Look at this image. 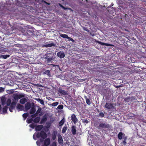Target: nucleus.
<instances>
[{"instance_id":"nucleus-4","label":"nucleus","mask_w":146,"mask_h":146,"mask_svg":"<svg viewBox=\"0 0 146 146\" xmlns=\"http://www.w3.org/2000/svg\"><path fill=\"white\" fill-rule=\"evenodd\" d=\"M104 108L109 110H110L113 109L114 108V106L112 104L107 103L105 106Z\"/></svg>"},{"instance_id":"nucleus-26","label":"nucleus","mask_w":146,"mask_h":146,"mask_svg":"<svg viewBox=\"0 0 146 146\" xmlns=\"http://www.w3.org/2000/svg\"><path fill=\"white\" fill-rule=\"evenodd\" d=\"M36 100L38 102H39L42 105H44V102L43 100L40 98L36 99Z\"/></svg>"},{"instance_id":"nucleus-41","label":"nucleus","mask_w":146,"mask_h":146,"mask_svg":"<svg viewBox=\"0 0 146 146\" xmlns=\"http://www.w3.org/2000/svg\"><path fill=\"white\" fill-rule=\"evenodd\" d=\"M124 72H126V74H131L132 73V71L130 70H127V71L125 70L124 71Z\"/></svg>"},{"instance_id":"nucleus-29","label":"nucleus","mask_w":146,"mask_h":146,"mask_svg":"<svg viewBox=\"0 0 146 146\" xmlns=\"http://www.w3.org/2000/svg\"><path fill=\"white\" fill-rule=\"evenodd\" d=\"M67 129V127L65 125L62 128V133H64L66 132Z\"/></svg>"},{"instance_id":"nucleus-24","label":"nucleus","mask_w":146,"mask_h":146,"mask_svg":"<svg viewBox=\"0 0 146 146\" xmlns=\"http://www.w3.org/2000/svg\"><path fill=\"white\" fill-rule=\"evenodd\" d=\"M55 45V44L54 43H52L49 44H46L44 45V46L46 47H51L52 46H54Z\"/></svg>"},{"instance_id":"nucleus-1","label":"nucleus","mask_w":146,"mask_h":146,"mask_svg":"<svg viewBox=\"0 0 146 146\" xmlns=\"http://www.w3.org/2000/svg\"><path fill=\"white\" fill-rule=\"evenodd\" d=\"M43 58L47 63H50L51 61L53 60V54L52 53H46L43 56Z\"/></svg>"},{"instance_id":"nucleus-46","label":"nucleus","mask_w":146,"mask_h":146,"mask_svg":"<svg viewBox=\"0 0 146 146\" xmlns=\"http://www.w3.org/2000/svg\"><path fill=\"white\" fill-rule=\"evenodd\" d=\"M4 88L2 87H0V93L4 91Z\"/></svg>"},{"instance_id":"nucleus-47","label":"nucleus","mask_w":146,"mask_h":146,"mask_svg":"<svg viewBox=\"0 0 146 146\" xmlns=\"http://www.w3.org/2000/svg\"><path fill=\"white\" fill-rule=\"evenodd\" d=\"M17 102L16 101H13L11 103V104L12 105H13L14 106H15V105L16 104Z\"/></svg>"},{"instance_id":"nucleus-58","label":"nucleus","mask_w":146,"mask_h":146,"mask_svg":"<svg viewBox=\"0 0 146 146\" xmlns=\"http://www.w3.org/2000/svg\"><path fill=\"white\" fill-rule=\"evenodd\" d=\"M42 115V113H41L40 114H39V116H41V115Z\"/></svg>"},{"instance_id":"nucleus-60","label":"nucleus","mask_w":146,"mask_h":146,"mask_svg":"<svg viewBox=\"0 0 146 146\" xmlns=\"http://www.w3.org/2000/svg\"><path fill=\"white\" fill-rule=\"evenodd\" d=\"M8 85H10V86H11L12 85L11 84H10L9 83H8Z\"/></svg>"},{"instance_id":"nucleus-28","label":"nucleus","mask_w":146,"mask_h":146,"mask_svg":"<svg viewBox=\"0 0 146 146\" xmlns=\"http://www.w3.org/2000/svg\"><path fill=\"white\" fill-rule=\"evenodd\" d=\"M8 108L7 106H5L3 108V112L4 114L7 113V111Z\"/></svg>"},{"instance_id":"nucleus-27","label":"nucleus","mask_w":146,"mask_h":146,"mask_svg":"<svg viewBox=\"0 0 146 146\" xmlns=\"http://www.w3.org/2000/svg\"><path fill=\"white\" fill-rule=\"evenodd\" d=\"M127 137H124V138H123V141L121 143V144H123L124 145H126L127 143H126V140L127 139Z\"/></svg>"},{"instance_id":"nucleus-38","label":"nucleus","mask_w":146,"mask_h":146,"mask_svg":"<svg viewBox=\"0 0 146 146\" xmlns=\"http://www.w3.org/2000/svg\"><path fill=\"white\" fill-rule=\"evenodd\" d=\"M28 113H24L23 115V117L25 119L28 116Z\"/></svg>"},{"instance_id":"nucleus-13","label":"nucleus","mask_w":146,"mask_h":146,"mask_svg":"<svg viewBox=\"0 0 146 146\" xmlns=\"http://www.w3.org/2000/svg\"><path fill=\"white\" fill-rule=\"evenodd\" d=\"M124 137H127L125 136V134L122 132H119L118 134V138L120 140L122 139V138H124Z\"/></svg>"},{"instance_id":"nucleus-45","label":"nucleus","mask_w":146,"mask_h":146,"mask_svg":"<svg viewBox=\"0 0 146 146\" xmlns=\"http://www.w3.org/2000/svg\"><path fill=\"white\" fill-rule=\"evenodd\" d=\"M36 137L37 138H39L40 137V132H38L36 135Z\"/></svg>"},{"instance_id":"nucleus-40","label":"nucleus","mask_w":146,"mask_h":146,"mask_svg":"<svg viewBox=\"0 0 146 146\" xmlns=\"http://www.w3.org/2000/svg\"><path fill=\"white\" fill-rule=\"evenodd\" d=\"M9 55H1V57L4 59H6L8 57H9Z\"/></svg>"},{"instance_id":"nucleus-9","label":"nucleus","mask_w":146,"mask_h":146,"mask_svg":"<svg viewBox=\"0 0 146 146\" xmlns=\"http://www.w3.org/2000/svg\"><path fill=\"white\" fill-rule=\"evenodd\" d=\"M71 119L72 120L74 123L75 124L78 121V120L76 118L75 115L73 114L72 115Z\"/></svg>"},{"instance_id":"nucleus-16","label":"nucleus","mask_w":146,"mask_h":146,"mask_svg":"<svg viewBox=\"0 0 146 146\" xmlns=\"http://www.w3.org/2000/svg\"><path fill=\"white\" fill-rule=\"evenodd\" d=\"M31 106V103L29 102H27L25 105V108L26 110H28L30 109Z\"/></svg>"},{"instance_id":"nucleus-19","label":"nucleus","mask_w":146,"mask_h":146,"mask_svg":"<svg viewBox=\"0 0 146 146\" xmlns=\"http://www.w3.org/2000/svg\"><path fill=\"white\" fill-rule=\"evenodd\" d=\"M43 127V126L42 125H39L36 127L35 129L36 131H40L42 129Z\"/></svg>"},{"instance_id":"nucleus-36","label":"nucleus","mask_w":146,"mask_h":146,"mask_svg":"<svg viewBox=\"0 0 146 146\" xmlns=\"http://www.w3.org/2000/svg\"><path fill=\"white\" fill-rule=\"evenodd\" d=\"M33 121V119L32 118L30 119H29L28 118L27 119L26 122L28 123H31Z\"/></svg>"},{"instance_id":"nucleus-32","label":"nucleus","mask_w":146,"mask_h":146,"mask_svg":"<svg viewBox=\"0 0 146 146\" xmlns=\"http://www.w3.org/2000/svg\"><path fill=\"white\" fill-rule=\"evenodd\" d=\"M1 104L3 106H4L6 104V99L5 98H2L1 99Z\"/></svg>"},{"instance_id":"nucleus-14","label":"nucleus","mask_w":146,"mask_h":146,"mask_svg":"<svg viewBox=\"0 0 146 146\" xmlns=\"http://www.w3.org/2000/svg\"><path fill=\"white\" fill-rule=\"evenodd\" d=\"M71 132L73 135H75L76 133V126L73 125L71 127Z\"/></svg>"},{"instance_id":"nucleus-18","label":"nucleus","mask_w":146,"mask_h":146,"mask_svg":"<svg viewBox=\"0 0 146 146\" xmlns=\"http://www.w3.org/2000/svg\"><path fill=\"white\" fill-rule=\"evenodd\" d=\"M84 98L86 100L87 104L88 105H90L91 104V102L90 99L88 98L86 96H84Z\"/></svg>"},{"instance_id":"nucleus-20","label":"nucleus","mask_w":146,"mask_h":146,"mask_svg":"<svg viewBox=\"0 0 146 146\" xmlns=\"http://www.w3.org/2000/svg\"><path fill=\"white\" fill-rule=\"evenodd\" d=\"M17 108V109L21 111L23 110L24 109V107L19 104H18Z\"/></svg>"},{"instance_id":"nucleus-52","label":"nucleus","mask_w":146,"mask_h":146,"mask_svg":"<svg viewBox=\"0 0 146 146\" xmlns=\"http://www.w3.org/2000/svg\"><path fill=\"white\" fill-rule=\"evenodd\" d=\"M9 111H10V112H13V109L11 108H9Z\"/></svg>"},{"instance_id":"nucleus-56","label":"nucleus","mask_w":146,"mask_h":146,"mask_svg":"<svg viewBox=\"0 0 146 146\" xmlns=\"http://www.w3.org/2000/svg\"><path fill=\"white\" fill-rule=\"evenodd\" d=\"M129 99V98H126L125 99V101H127Z\"/></svg>"},{"instance_id":"nucleus-53","label":"nucleus","mask_w":146,"mask_h":146,"mask_svg":"<svg viewBox=\"0 0 146 146\" xmlns=\"http://www.w3.org/2000/svg\"><path fill=\"white\" fill-rule=\"evenodd\" d=\"M44 139H42V138H41V139H40V142H43V140H44Z\"/></svg>"},{"instance_id":"nucleus-22","label":"nucleus","mask_w":146,"mask_h":146,"mask_svg":"<svg viewBox=\"0 0 146 146\" xmlns=\"http://www.w3.org/2000/svg\"><path fill=\"white\" fill-rule=\"evenodd\" d=\"M36 109L34 107H32L30 110L29 113L31 114H34L36 111Z\"/></svg>"},{"instance_id":"nucleus-6","label":"nucleus","mask_w":146,"mask_h":146,"mask_svg":"<svg viewBox=\"0 0 146 146\" xmlns=\"http://www.w3.org/2000/svg\"><path fill=\"white\" fill-rule=\"evenodd\" d=\"M57 56L58 57L62 59L64 57L65 54L64 52L60 51L57 53Z\"/></svg>"},{"instance_id":"nucleus-2","label":"nucleus","mask_w":146,"mask_h":146,"mask_svg":"<svg viewBox=\"0 0 146 146\" xmlns=\"http://www.w3.org/2000/svg\"><path fill=\"white\" fill-rule=\"evenodd\" d=\"M24 95L23 94H14L13 95V98L14 101L17 102L18 100L24 97Z\"/></svg>"},{"instance_id":"nucleus-62","label":"nucleus","mask_w":146,"mask_h":146,"mask_svg":"<svg viewBox=\"0 0 146 146\" xmlns=\"http://www.w3.org/2000/svg\"><path fill=\"white\" fill-rule=\"evenodd\" d=\"M62 1H64V0H61Z\"/></svg>"},{"instance_id":"nucleus-37","label":"nucleus","mask_w":146,"mask_h":146,"mask_svg":"<svg viewBox=\"0 0 146 146\" xmlns=\"http://www.w3.org/2000/svg\"><path fill=\"white\" fill-rule=\"evenodd\" d=\"M98 117H104V114L103 112H100L98 115Z\"/></svg>"},{"instance_id":"nucleus-33","label":"nucleus","mask_w":146,"mask_h":146,"mask_svg":"<svg viewBox=\"0 0 146 146\" xmlns=\"http://www.w3.org/2000/svg\"><path fill=\"white\" fill-rule=\"evenodd\" d=\"M11 103V100L10 99H8L6 102L7 106H9Z\"/></svg>"},{"instance_id":"nucleus-54","label":"nucleus","mask_w":146,"mask_h":146,"mask_svg":"<svg viewBox=\"0 0 146 146\" xmlns=\"http://www.w3.org/2000/svg\"><path fill=\"white\" fill-rule=\"evenodd\" d=\"M47 126L48 127H49L50 126V123H48L47 124Z\"/></svg>"},{"instance_id":"nucleus-49","label":"nucleus","mask_w":146,"mask_h":146,"mask_svg":"<svg viewBox=\"0 0 146 146\" xmlns=\"http://www.w3.org/2000/svg\"><path fill=\"white\" fill-rule=\"evenodd\" d=\"M82 121L84 123H88V121L87 119L83 120Z\"/></svg>"},{"instance_id":"nucleus-48","label":"nucleus","mask_w":146,"mask_h":146,"mask_svg":"<svg viewBox=\"0 0 146 146\" xmlns=\"http://www.w3.org/2000/svg\"><path fill=\"white\" fill-rule=\"evenodd\" d=\"M68 39L73 42H74V40L72 38H71L70 37H68Z\"/></svg>"},{"instance_id":"nucleus-55","label":"nucleus","mask_w":146,"mask_h":146,"mask_svg":"<svg viewBox=\"0 0 146 146\" xmlns=\"http://www.w3.org/2000/svg\"><path fill=\"white\" fill-rule=\"evenodd\" d=\"M33 138L35 140H36V139L35 137V135L34 134L33 135Z\"/></svg>"},{"instance_id":"nucleus-21","label":"nucleus","mask_w":146,"mask_h":146,"mask_svg":"<svg viewBox=\"0 0 146 146\" xmlns=\"http://www.w3.org/2000/svg\"><path fill=\"white\" fill-rule=\"evenodd\" d=\"M27 35H32L33 34V29H30L27 30Z\"/></svg>"},{"instance_id":"nucleus-3","label":"nucleus","mask_w":146,"mask_h":146,"mask_svg":"<svg viewBox=\"0 0 146 146\" xmlns=\"http://www.w3.org/2000/svg\"><path fill=\"white\" fill-rule=\"evenodd\" d=\"M99 128H109L110 127V125L107 123H100L98 126Z\"/></svg>"},{"instance_id":"nucleus-59","label":"nucleus","mask_w":146,"mask_h":146,"mask_svg":"<svg viewBox=\"0 0 146 146\" xmlns=\"http://www.w3.org/2000/svg\"><path fill=\"white\" fill-rule=\"evenodd\" d=\"M84 30H85V31H87V30L86 29V28H84Z\"/></svg>"},{"instance_id":"nucleus-8","label":"nucleus","mask_w":146,"mask_h":146,"mask_svg":"<svg viewBox=\"0 0 146 146\" xmlns=\"http://www.w3.org/2000/svg\"><path fill=\"white\" fill-rule=\"evenodd\" d=\"M58 140L59 143L60 145L63 144V141L62 138L60 134L58 135Z\"/></svg>"},{"instance_id":"nucleus-17","label":"nucleus","mask_w":146,"mask_h":146,"mask_svg":"<svg viewBox=\"0 0 146 146\" xmlns=\"http://www.w3.org/2000/svg\"><path fill=\"white\" fill-rule=\"evenodd\" d=\"M58 92L62 94L65 95L67 94V93L66 91L62 89H59L58 90Z\"/></svg>"},{"instance_id":"nucleus-35","label":"nucleus","mask_w":146,"mask_h":146,"mask_svg":"<svg viewBox=\"0 0 146 146\" xmlns=\"http://www.w3.org/2000/svg\"><path fill=\"white\" fill-rule=\"evenodd\" d=\"M60 36L61 37H62L63 38H67L68 37V36L66 34H62L60 35Z\"/></svg>"},{"instance_id":"nucleus-30","label":"nucleus","mask_w":146,"mask_h":146,"mask_svg":"<svg viewBox=\"0 0 146 146\" xmlns=\"http://www.w3.org/2000/svg\"><path fill=\"white\" fill-rule=\"evenodd\" d=\"M65 122V119L63 118L59 122V125L61 126L63 125Z\"/></svg>"},{"instance_id":"nucleus-51","label":"nucleus","mask_w":146,"mask_h":146,"mask_svg":"<svg viewBox=\"0 0 146 146\" xmlns=\"http://www.w3.org/2000/svg\"><path fill=\"white\" fill-rule=\"evenodd\" d=\"M15 106L13 105H12L11 104L10 108L13 109H14L15 108Z\"/></svg>"},{"instance_id":"nucleus-7","label":"nucleus","mask_w":146,"mask_h":146,"mask_svg":"<svg viewBox=\"0 0 146 146\" xmlns=\"http://www.w3.org/2000/svg\"><path fill=\"white\" fill-rule=\"evenodd\" d=\"M40 137L43 139H46L47 137V135L46 133L43 131H41L40 132Z\"/></svg>"},{"instance_id":"nucleus-57","label":"nucleus","mask_w":146,"mask_h":146,"mask_svg":"<svg viewBox=\"0 0 146 146\" xmlns=\"http://www.w3.org/2000/svg\"><path fill=\"white\" fill-rule=\"evenodd\" d=\"M1 106L0 105V111H1Z\"/></svg>"},{"instance_id":"nucleus-44","label":"nucleus","mask_w":146,"mask_h":146,"mask_svg":"<svg viewBox=\"0 0 146 146\" xmlns=\"http://www.w3.org/2000/svg\"><path fill=\"white\" fill-rule=\"evenodd\" d=\"M32 115L31 116V117H32V118H34V117H35L36 116H37L38 115L36 113H35L34 114H32Z\"/></svg>"},{"instance_id":"nucleus-10","label":"nucleus","mask_w":146,"mask_h":146,"mask_svg":"<svg viewBox=\"0 0 146 146\" xmlns=\"http://www.w3.org/2000/svg\"><path fill=\"white\" fill-rule=\"evenodd\" d=\"M58 131L56 130L53 131L52 133V137L53 140H55L56 139Z\"/></svg>"},{"instance_id":"nucleus-23","label":"nucleus","mask_w":146,"mask_h":146,"mask_svg":"<svg viewBox=\"0 0 146 146\" xmlns=\"http://www.w3.org/2000/svg\"><path fill=\"white\" fill-rule=\"evenodd\" d=\"M40 120V117H37L34 119L33 121L35 123H38L39 122Z\"/></svg>"},{"instance_id":"nucleus-5","label":"nucleus","mask_w":146,"mask_h":146,"mask_svg":"<svg viewBox=\"0 0 146 146\" xmlns=\"http://www.w3.org/2000/svg\"><path fill=\"white\" fill-rule=\"evenodd\" d=\"M95 42H96L98 43V44H100V45H105V46H113V47L114 46V45L113 44H109V43H104V42H101V41H100L99 40H96L95 41Z\"/></svg>"},{"instance_id":"nucleus-25","label":"nucleus","mask_w":146,"mask_h":146,"mask_svg":"<svg viewBox=\"0 0 146 146\" xmlns=\"http://www.w3.org/2000/svg\"><path fill=\"white\" fill-rule=\"evenodd\" d=\"M26 102H27V99L25 98H23L21 99L20 100V103L22 104H24Z\"/></svg>"},{"instance_id":"nucleus-43","label":"nucleus","mask_w":146,"mask_h":146,"mask_svg":"<svg viewBox=\"0 0 146 146\" xmlns=\"http://www.w3.org/2000/svg\"><path fill=\"white\" fill-rule=\"evenodd\" d=\"M35 125L33 123L30 125H29V126L32 128H34L35 126Z\"/></svg>"},{"instance_id":"nucleus-11","label":"nucleus","mask_w":146,"mask_h":146,"mask_svg":"<svg viewBox=\"0 0 146 146\" xmlns=\"http://www.w3.org/2000/svg\"><path fill=\"white\" fill-rule=\"evenodd\" d=\"M43 71H44L43 73V74L47 75V76L49 77H50L51 76L50 72V71L49 70H46L44 69H43Z\"/></svg>"},{"instance_id":"nucleus-39","label":"nucleus","mask_w":146,"mask_h":146,"mask_svg":"<svg viewBox=\"0 0 146 146\" xmlns=\"http://www.w3.org/2000/svg\"><path fill=\"white\" fill-rule=\"evenodd\" d=\"M41 108H38V110H37L36 111V113L37 115L38 114L40 113L41 111Z\"/></svg>"},{"instance_id":"nucleus-12","label":"nucleus","mask_w":146,"mask_h":146,"mask_svg":"<svg viewBox=\"0 0 146 146\" xmlns=\"http://www.w3.org/2000/svg\"><path fill=\"white\" fill-rule=\"evenodd\" d=\"M50 139L49 138H48L45 139L44 142V145L48 146L50 144Z\"/></svg>"},{"instance_id":"nucleus-63","label":"nucleus","mask_w":146,"mask_h":146,"mask_svg":"<svg viewBox=\"0 0 146 146\" xmlns=\"http://www.w3.org/2000/svg\"><path fill=\"white\" fill-rule=\"evenodd\" d=\"M44 146H47L44 145Z\"/></svg>"},{"instance_id":"nucleus-15","label":"nucleus","mask_w":146,"mask_h":146,"mask_svg":"<svg viewBox=\"0 0 146 146\" xmlns=\"http://www.w3.org/2000/svg\"><path fill=\"white\" fill-rule=\"evenodd\" d=\"M47 120V116L46 114H45L43 116V117L41 119L40 122V124H42L44 123Z\"/></svg>"},{"instance_id":"nucleus-50","label":"nucleus","mask_w":146,"mask_h":146,"mask_svg":"<svg viewBox=\"0 0 146 146\" xmlns=\"http://www.w3.org/2000/svg\"><path fill=\"white\" fill-rule=\"evenodd\" d=\"M52 146H56L57 145H56V142L54 141L52 143Z\"/></svg>"},{"instance_id":"nucleus-31","label":"nucleus","mask_w":146,"mask_h":146,"mask_svg":"<svg viewBox=\"0 0 146 146\" xmlns=\"http://www.w3.org/2000/svg\"><path fill=\"white\" fill-rule=\"evenodd\" d=\"M58 5L61 7H62V9H64L65 10H66L67 9H70V8L68 7H65L64 6H63L60 3H59Z\"/></svg>"},{"instance_id":"nucleus-34","label":"nucleus","mask_w":146,"mask_h":146,"mask_svg":"<svg viewBox=\"0 0 146 146\" xmlns=\"http://www.w3.org/2000/svg\"><path fill=\"white\" fill-rule=\"evenodd\" d=\"M59 104V103L58 102H55L51 104H50V106H53V107H55V106H57Z\"/></svg>"},{"instance_id":"nucleus-42","label":"nucleus","mask_w":146,"mask_h":146,"mask_svg":"<svg viewBox=\"0 0 146 146\" xmlns=\"http://www.w3.org/2000/svg\"><path fill=\"white\" fill-rule=\"evenodd\" d=\"M63 108V106L62 105H59L57 107V109L59 110L62 109Z\"/></svg>"},{"instance_id":"nucleus-61","label":"nucleus","mask_w":146,"mask_h":146,"mask_svg":"<svg viewBox=\"0 0 146 146\" xmlns=\"http://www.w3.org/2000/svg\"><path fill=\"white\" fill-rule=\"evenodd\" d=\"M38 141H37L36 142V143L37 144L38 143Z\"/></svg>"}]
</instances>
